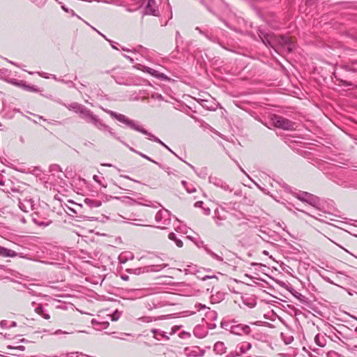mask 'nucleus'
<instances>
[{
    "instance_id": "obj_1",
    "label": "nucleus",
    "mask_w": 357,
    "mask_h": 357,
    "mask_svg": "<svg viewBox=\"0 0 357 357\" xmlns=\"http://www.w3.org/2000/svg\"><path fill=\"white\" fill-rule=\"evenodd\" d=\"M13 192L19 193V196L17 197L18 201V206L22 211L28 213L33 211L34 213L32 214L33 222L38 225L46 227L52 223V220L48 219L47 217H43V220H40L39 215L41 211V206L38 203V201L36 202L33 197L28 194L26 191L20 192L15 188H11Z\"/></svg>"
},
{
    "instance_id": "obj_2",
    "label": "nucleus",
    "mask_w": 357,
    "mask_h": 357,
    "mask_svg": "<svg viewBox=\"0 0 357 357\" xmlns=\"http://www.w3.org/2000/svg\"><path fill=\"white\" fill-rule=\"evenodd\" d=\"M257 34L261 42L266 46L269 45L274 49L280 46L288 53H291L295 48L294 42L287 36H277L273 33H266L261 28L258 29Z\"/></svg>"
},
{
    "instance_id": "obj_3",
    "label": "nucleus",
    "mask_w": 357,
    "mask_h": 357,
    "mask_svg": "<svg viewBox=\"0 0 357 357\" xmlns=\"http://www.w3.org/2000/svg\"><path fill=\"white\" fill-rule=\"evenodd\" d=\"M79 114L81 117L84 119L86 122L93 124L98 129L100 130L107 131L111 136L117 140H120V137H118L116 133L112 131V129L109 126L105 124L102 120H100L97 116L94 115L93 113L86 107L84 106Z\"/></svg>"
},
{
    "instance_id": "obj_4",
    "label": "nucleus",
    "mask_w": 357,
    "mask_h": 357,
    "mask_svg": "<svg viewBox=\"0 0 357 357\" xmlns=\"http://www.w3.org/2000/svg\"><path fill=\"white\" fill-rule=\"evenodd\" d=\"M102 109L105 111L106 113L109 114L111 117L116 119L119 122L125 124L129 128L134 130L135 131H138L144 135H149V132L144 128H142L139 123L133 120L128 119L126 116L116 113V112L104 109L102 107Z\"/></svg>"
},
{
    "instance_id": "obj_5",
    "label": "nucleus",
    "mask_w": 357,
    "mask_h": 357,
    "mask_svg": "<svg viewBox=\"0 0 357 357\" xmlns=\"http://www.w3.org/2000/svg\"><path fill=\"white\" fill-rule=\"evenodd\" d=\"M271 121L275 127L284 130H291L294 129V123L282 116L273 114Z\"/></svg>"
},
{
    "instance_id": "obj_6",
    "label": "nucleus",
    "mask_w": 357,
    "mask_h": 357,
    "mask_svg": "<svg viewBox=\"0 0 357 357\" xmlns=\"http://www.w3.org/2000/svg\"><path fill=\"white\" fill-rule=\"evenodd\" d=\"M294 196L302 202L307 203L313 207H317L320 204L319 198L307 192L300 191L298 193H294Z\"/></svg>"
},
{
    "instance_id": "obj_7",
    "label": "nucleus",
    "mask_w": 357,
    "mask_h": 357,
    "mask_svg": "<svg viewBox=\"0 0 357 357\" xmlns=\"http://www.w3.org/2000/svg\"><path fill=\"white\" fill-rule=\"evenodd\" d=\"M163 264L151 265L142 268H137L135 269H128V273H132L135 275H139L141 273L149 272V271H158L165 267Z\"/></svg>"
},
{
    "instance_id": "obj_8",
    "label": "nucleus",
    "mask_w": 357,
    "mask_h": 357,
    "mask_svg": "<svg viewBox=\"0 0 357 357\" xmlns=\"http://www.w3.org/2000/svg\"><path fill=\"white\" fill-rule=\"evenodd\" d=\"M155 219L157 222L167 225L171 221L170 213L168 210L162 208L156 213Z\"/></svg>"
},
{
    "instance_id": "obj_9",
    "label": "nucleus",
    "mask_w": 357,
    "mask_h": 357,
    "mask_svg": "<svg viewBox=\"0 0 357 357\" xmlns=\"http://www.w3.org/2000/svg\"><path fill=\"white\" fill-rule=\"evenodd\" d=\"M250 333V328L248 325L235 324L231 328V333L241 335L243 333L248 335Z\"/></svg>"
},
{
    "instance_id": "obj_10",
    "label": "nucleus",
    "mask_w": 357,
    "mask_h": 357,
    "mask_svg": "<svg viewBox=\"0 0 357 357\" xmlns=\"http://www.w3.org/2000/svg\"><path fill=\"white\" fill-rule=\"evenodd\" d=\"M144 14L152 15L154 16L159 15V11L156 8V3L155 0H148L147 4L144 9Z\"/></svg>"
},
{
    "instance_id": "obj_11",
    "label": "nucleus",
    "mask_w": 357,
    "mask_h": 357,
    "mask_svg": "<svg viewBox=\"0 0 357 357\" xmlns=\"http://www.w3.org/2000/svg\"><path fill=\"white\" fill-rule=\"evenodd\" d=\"M148 137H149V139H151V140H153L155 142H158L159 144H160L162 146H163L164 147H165L167 150H169L172 153H173L174 155H175L177 158H178L180 160H182V159L178 157L169 146H167L165 143H163L159 138H158L157 137L154 136L153 134H151V132H149V135H146ZM183 161L184 162H185L189 167H190V168L192 169H193L194 171H195V167L190 165V163L187 162L186 161L183 160Z\"/></svg>"
},
{
    "instance_id": "obj_12",
    "label": "nucleus",
    "mask_w": 357,
    "mask_h": 357,
    "mask_svg": "<svg viewBox=\"0 0 357 357\" xmlns=\"http://www.w3.org/2000/svg\"><path fill=\"white\" fill-rule=\"evenodd\" d=\"M209 181L211 183H213L214 185L218 188H221L224 190H229L230 192L232 191V189H231L225 182L219 178L209 177Z\"/></svg>"
},
{
    "instance_id": "obj_13",
    "label": "nucleus",
    "mask_w": 357,
    "mask_h": 357,
    "mask_svg": "<svg viewBox=\"0 0 357 357\" xmlns=\"http://www.w3.org/2000/svg\"><path fill=\"white\" fill-rule=\"evenodd\" d=\"M252 347V344L249 342H244L236 345V350L237 351L239 356L245 354L247 351L250 350Z\"/></svg>"
},
{
    "instance_id": "obj_14",
    "label": "nucleus",
    "mask_w": 357,
    "mask_h": 357,
    "mask_svg": "<svg viewBox=\"0 0 357 357\" xmlns=\"http://www.w3.org/2000/svg\"><path fill=\"white\" fill-rule=\"evenodd\" d=\"M57 102L63 105V106L66 107L70 110H73L76 113H80L82 109L84 107V105L78 103V102H73L69 105H67L65 103H63L61 100H57Z\"/></svg>"
},
{
    "instance_id": "obj_15",
    "label": "nucleus",
    "mask_w": 357,
    "mask_h": 357,
    "mask_svg": "<svg viewBox=\"0 0 357 357\" xmlns=\"http://www.w3.org/2000/svg\"><path fill=\"white\" fill-rule=\"evenodd\" d=\"M17 253L14 250L8 249L0 245V257H15L17 256Z\"/></svg>"
},
{
    "instance_id": "obj_16",
    "label": "nucleus",
    "mask_w": 357,
    "mask_h": 357,
    "mask_svg": "<svg viewBox=\"0 0 357 357\" xmlns=\"http://www.w3.org/2000/svg\"><path fill=\"white\" fill-rule=\"evenodd\" d=\"M119 142H121L124 146H126V147H128L131 151L138 154L139 155H140L141 157H142L143 158H145L155 164L157 165V163H158V162L153 160V159H151V158H149V156H147L146 155L135 150L134 148L130 146L128 144H126L125 142L122 141L121 139L120 140H119Z\"/></svg>"
},
{
    "instance_id": "obj_17",
    "label": "nucleus",
    "mask_w": 357,
    "mask_h": 357,
    "mask_svg": "<svg viewBox=\"0 0 357 357\" xmlns=\"http://www.w3.org/2000/svg\"><path fill=\"white\" fill-rule=\"evenodd\" d=\"M199 103L205 109L208 110H215V104L213 101L208 100L200 99L198 100Z\"/></svg>"
},
{
    "instance_id": "obj_18",
    "label": "nucleus",
    "mask_w": 357,
    "mask_h": 357,
    "mask_svg": "<svg viewBox=\"0 0 357 357\" xmlns=\"http://www.w3.org/2000/svg\"><path fill=\"white\" fill-rule=\"evenodd\" d=\"M91 324L93 326L94 328L99 331L101 330L102 328H107L109 325L108 321H98L95 319H92Z\"/></svg>"
},
{
    "instance_id": "obj_19",
    "label": "nucleus",
    "mask_w": 357,
    "mask_h": 357,
    "mask_svg": "<svg viewBox=\"0 0 357 357\" xmlns=\"http://www.w3.org/2000/svg\"><path fill=\"white\" fill-rule=\"evenodd\" d=\"M226 347L222 342H218L213 347V350L217 354H222L226 352Z\"/></svg>"
},
{
    "instance_id": "obj_20",
    "label": "nucleus",
    "mask_w": 357,
    "mask_h": 357,
    "mask_svg": "<svg viewBox=\"0 0 357 357\" xmlns=\"http://www.w3.org/2000/svg\"><path fill=\"white\" fill-rule=\"evenodd\" d=\"M314 342L318 346L321 347H325L326 344V335L319 333L317 334L314 337Z\"/></svg>"
},
{
    "instance_id": "obj_21",
    "label": "nucleus",
    "mask_w": 357,
    "mask_h": 357,
    "mask_svg": "<svg viewBox=\"0 0 357 357\" xmlns=\"http://www.w3.org/2000/svg\"><path fill=\"white\" fill-rule=\"evenodd\" d=\"M225 298V294L221 291H218L215 294H212L211 300L213 303H218L222 301Z\"/></svg>"
},
{
    "instance_id": "obj_22",
    "label": "nucleus",
    "mask_w": 357,
    "mask_h": 357,
    "mask_svg": "<svg viewBox=\"0 0 357 357\" xmlns=\"http://www.w3.org/2000/svg\"><path fill=\"white\" fill-rule=\"evenodd\" d=\"M84 203L90 208H97L101 206L102 202L99 200H93L89 198L84 199Z\"/></svg>"
},
{
    "instance_id": "obj_23",
    "label": "nucleus",
    "mask_w": 357,
    "mask_h": 357,
    "mask_svg": "<svg viewBox=\"0 0 357 357\" xmlns=\"http://www.w3.org/2000/svg\"><path fill=\"white\" fill-rule=\"evenodd\" d=\"M168 237L170 240L174 241L178 248H181L183 246L182 241L178 238L174 232H171Z\"/></svg>"
},
{
    "instance_id": "obj_24",
    "label": "nucleus",
    "mask_w": 357,
    "mask_h": 357,
    "mask_svg": "<svg viewBox=\"0 0 357 357\" xmlns=\"http://www.w3.org/2000/svg\"><path fill=\"white\" fill-rule=\"evenodd\" d=\"M294 296L298 299L301 303L309 305L310 301H308V298H306L304 295L301 294V293H298L296 291V293L294 294Z\"/></svg>"
},
{
    "instance_id": "obj_25",
    "label": "nucleus",
    "mask_w": 357,
    "mask_h": 357,
    "mask_svg": "<svg viewBox=\"0 0 357 357\" xmlns=\"http://www.w3.org/2000/svg\"><path fill=\"white\" fill-rule=\"evenodd\" d=\"M234 323L235 321L229 322V321H222L221 327L225 330L229 331L231 332V328L233 327Z\"/></svg>"
},
{
    "instance_id": "obj_26",
    "label": "nucleus",
    "mask_w": 357,
    "mask_h": 357,
    "mask_svg": "<svg viewBox=\"0 0 357 357\" xmlns=\"http://www.w3.org/2000/svg\"><path fill=\"white\" fill-rule=\"evenodd\" d=\"M20 85L24 87V89H25L27 91H29L38 92L39 91L38 89L36 88V86L26 85L23 82H22V84H20Z\"/></svg>"
},
{
    "instance_id": "obj_27",
    "label": "nucleus",
    "mask_w": 357,
    "mask_h": 357,
    "mask_svg": "<svg viewBox=\"0 0 357 357\" xmlns=\"http://www.w3.org/2000/svg\"><path fill=\"white\" fill-rule=\"evenodd\" d=\"M334 75H335V78L337 79V80L339 81L342 84V85H344L345 86H354V83H352L351 82H348V81H346V80H344L342 79L337 77L336 73H334Z\"/></svg>"
},
{
    "instance_id": "obj_28",
    "label": "nucleus",
    "mask_w": 357,
    "mask_h": 357,
    "mask_svg": "<svg viewBox=\"0 0 357 357\" xmlns=\"http://www.w3.org/2000/svg\"><path fill=\"white\" fill-rule=\"evenodd\" d=\"M151 332L154 334V337H155V338H156V339H158V340H160V338H159V337H157V336H156V335H160V336H162V337H166V338H168V337H167L164 334V333H163V332H162V331H159V330H157V329H152V330H151Z\"/></svg>"
},
{
    "instance_id": "obj_29",
    "label": "nucleus",
    "mask_w": 357,
    "mask_h": 357,
    "mask_svg": "<svg viewBox=\"0 0 357 357\" xmlns=\"http://www.w3.org/2000/svg\"><path fill=\"white\" fill-rule=\"evenodd\" d=\"M120 316L121 312L118 310H116L111 315V319L113 321H117L119 319Z\"/></svg>"
},
{
    "instance_id": "obj_30",
    "label": "nucleus",
    "mask_w": 357,
    "mask_h": 357,
    "mask_svg": "<svg viewBox=\"0 0 357 357\" xmlns=\"http://www.w3.org/2000/svg\"><path fill=\"white\" fill-rule=\"evenodd\" d=\"M280 185L284 189V190L289 193H291L294 195V192H292L291 187L285 183L284 182L280 183Z\"/></svg>"
},
{
    "instance_id": "obj_31",
    "label": "nucleus",
    "mask_w": 357,
    "mask_h": 357,
    "mask_svg": "<svg viewBox=\"0 0 357 357\" xmlns=\"http://www.w3.org/2000/svg\"><path fill=\"white\" fill-rule=\"evenodd\" d=\"M112 77L114 78V79L115 80V82L117 84H124V85L127 84V83L123 81V77H119V76H114V75H112Z\"/></svg>"
},
{
    "instance_id": "obj_32",
    "label": "nucleus",
    "mask_w": 357,
    "mask_h": 357,
    "mask_svg": "<svg viewBox=\"0 0 357 357\" xmlns=\"http://www.w3.org/2000/svg\"><path fill=\"white\" fill-rule=\"evenodd\" d=\"M35 311L36 313H38L40 315H43L45 312V310L42 305L39 304L35 309Z\"/></svg>"
},
{
    "instance_id": "obj_33",
    "label": "nucleus",
    "mask_w": 357,
    "mask_h": 357,
    "mask_svg": "<svg viewBox=\"0 0 357 357\" xmlns=\"http://www.w3.org/2000/svg\"><path fill=\"white\" fill-rule=\"evenodd\" d=\"M157 165H158L160 168L164 169L167 173L168 175L173 174V172L170 170L169 167H165V166L161 165L160 163H157Z\"/></svg>"
},
{
    "instance_id": "obj_34",
    "label": "nucleus",
    "mask_w": 357,
    "mask_h": 357,
    "mask_svg": "<svg viewBox=\"0 0 357 357\" xmlns=\"http://www.w3.org/2000/svg\"><path fill=\"white\" fill-rule=\"evenodd\" d=\"M238 356H240L238 354L236 349L234 351H231L230 352H229L226 356V357H238Z\"/></svg>"
},
{
    "instance_id": "obj_35",
    "label": "nucleus",
    "mask_w": 357,
    "mask_h": 357,
    "mask_svg": "<svg viewBox=\"0 0 357 357\" xmlns=\"http://www.w3.org/2000/svg\"><path fill=\"white\" fill-rule=\"evenodd\" d=\"M209 255L215 259L219 261H223V259L222 257H221L220 256L218 255L217 254H215V252H213L212 251V252H209Z\"/></svg>"
},
{
    "instance_id": "obj_36",
    "label": "nucleus",
    "mask_w": 357,
    "mask_h": 357,
    "mask_svg": "<svg viewBox=\"0 0 357 357\" xmlns=\"http://www.w3.org/2000/svg\"><path fill=\"white\" fill-rule=\"evenodd\" d=\"M153 73H151V74H152L153 75H154V76H155V77H160V78H161V79H167V76H166L165 75H164V74H162H162L156 75L157 71H155V70H153Z\"/></svg>"
},
{
    "instance_id": "obj_37",
    "label": "nucleus",
    "mask_w": 357,
    "mask_h": 357,
    "mask_svg": "<svg viewBox=\"0 0 357 357\" xmlns=\"http://www.w3.org/2000/svg\"><path fill=\"white\" fill-rule=\"evenodd\" d=\"M93 180L96 181L98 184H100V185H102L103 188H106L107 187V185H105L100 179H99V177L97 175H94L93 177Z\"/></svg>"
},
{
    "instance_id": "obj_38",
    "label": "nucleus",
    "mask_w": 357,
    "mask_h": 357,
    "mask_svg": "<svg viewBox=\"0 0 357 357\" xmlns=\"http://www.w3.org/2000/svg\"><path fill=\"white\" fill-rule=\"evenodd\" d=\"M44 209H45V208L41 206V209L40 210H41L42 212L39 215L40 220H44L43 218V217H47L49 219V215H48V214L45 213Z\"/></svg>"
},
{
    "instance_id": "obj_39",
    "label": "nucleus",
    "mask_w": 357,
    "mask_h": 357,
    "mask_svg": "<svg viewBox=\"0 0 357 357\" xmlns=\"http://www.w3.org/2000/svg\"><path fill=\"white\" fill-rule=\"evenodd\" d=\"M50 171L51 172H53V171L61 172V169L60 166L58 165H52L50 166Z\"/></svg>"
},
{
    "instance_id": "obj_40",
    "label": "nucleus",
    "mask_w": 357,
    "mask_h": 357,
    "mask_svg": "<svg viewBox=\"0 0 357 357\" xmlns=\"http://www.w3.org/2000/svg\"><path fill=\"white\" fill-rule=\"evenodd\" d=\"M327 357H340L338 354L334 351H330L326 354Z\"/></svg>"
},
{
    "instance_id": "obj_41",
    "label": "nucleus",
    "mask_w": 357,
    "mask_h": 357,
    "mask_svg": "<svg viewBox=\"0 0 357 357\" xmlns=\"http://www.w3.org/2000/svg\"><path fill=\"white\" fill-rule=\"evenodd\" d=\"M139 320H142L144 322H151L152 321L153 319L151 317H142L139 318Z\"/></svg>"
},
{
    "instance_id": "obj_42",
    "label": "nucleus",
    "mask_w": 357,
    "mask_h": 357,
    "mask_svg": "<svg viewBox=\"0 0 357 357\" xmlns=\"http://www.w3.org/2000/svg\"><path fill=\"white\" fill-rule=\"evenodd\" d=\"M62 82L66 84L70 88L75 87V83L71 80H68V81L65 80V82Z\"/></svg>"
},
{
    "instance_id": "obj_43",
    "label": "nucleus",
    "mask_w": 357,
    "mask_h": 357,
    "mask_svg": "<svg viewBox=\"0 0 357 357\" xmlns=\"http://www.w3.org/2000/svg\"><path fill=\"white\" fill-rule=\"evenodd\" d=\"M262 336H263L262 334L259 333H256L252 335V337L257 340H261L262 338Z\"/></svg>"
},
{
    "instance_id": "obj_44",
    "label": "nucleus",
    "mask_w": 357,
    "mask_h": 357,
    "mask_svg": "<svg viewBox=\"0 0 357 357\" xmlns=\"http://www.w3.org/2000/svg\"><path fill=\"white\" fill-rule=\"evenodd\" d=\"M121 177L125 178L126 179H129V180L132 181H134L135 183H139V181L133 179V178H130L129 176H127V175H121Z\"/></svg>"
},
{
    "instance_id": "obj_45",
    "label": "nucleus",
    "mask_w": 357,
    "mask_h": 357,
    "mask_svg": "<svg viewBox=\"0 0 357 357\" xmlns=\"http://www.w3.org/2000/svg\"><path fill=\"white\" fill-rule=\"evenodd\" d=\"M203 204H204V202L202 201H198V202H195V206L203 208Z\"/></svg>"
},
{
    "instance_id": "obj_46",
    "label": "nucleus",
    "mask_w": 357,
    "mask_h": 357,
    "mask_svg": "<svg viewBox=\"0 0 357 357\" xmlns=\"http://www.w3.org/2000/svg\"><path fill=\"white\" fill-rule=\"evenodd\" d=\"M345 69L348 71L357 72V67L356 68H350L349 66H345Z\"/></svg>"
},
{
    "instance_id": "obj_47",
    "label": "nucleus",
    "mask_w": 357,
    "mask_h": 357,
    "mask_svg": "<svg viewBox=\"0 0 357 357\" xmlns=\"http://www.w3.org/2000/svg\"><path fill=\"white\" fill-rule=\"evenodd\" d=\"M51 76H52V77L54 80H56V81H57V82H65V80H64L63 79L57 78V77H56V75H51Z\"/></svg>"
},
{
    "instance_id": "obj_48",
    "label": "nucleus",
    "mask_w": 357,
    "mask_h": 357,
    "mask_svg": "<svg viewBox=\"0 0 357 357\" xmlns=\"http://www.w3.org/2000/svg\"><path fill=\"white\" fill-rule=\"evenodd\" d=\"M293 340H294L293 337H289L287 340H284V342L286 344H289L293 341Z\"/></svg>"
},
{
    "instance_id": "obj_49",
    "label": "nucleus",
    "mask_w": 357,
    "mask_h": 357,
    "mask_svg": "<svg viewBox=\"0 0 357 357\" xmlns=\"http://www.w3.org/2000/svg\"><path fill=\"white\" fill-rule=\"evenodd\" d=\"M202 209H203V211H204V213L205 215H209V214H210V213H211V210H210V208H204V207H203V208H202Z\"/></svg>"
},
{
    "instance_id": "obj_50",
    "label": "nucleus",
    "mask_w": 357,
    "mask_h": 357,
    "mask_svg": "<svg viewBox=\"0 0 357 357\" xmlns=\"http://www.w3.org/2000/svg\"><path fill=\"white\" fill-rule=\"evenodd\" d=\"M181 38L180 33L177 31L176 32V43H178V40Z\"/></svg>"
},
{
    "instance_id": "obj_51",
    "label": "nucleus",
    "mask_w": 357,
    "mask_h": 357,
    "mask_svg": "<svg viewBox=\"0 0 357 357\" xmlns=\"http://www.w3.org/2000/svg\"><path fill=\"white\" fill-rule=\"evenodd\" d=\"M186 190L190 192V193H192V192H195L196 191V189L192 187V188H186Z\"/></svg>"
},
{
    "instance_id": "obj_52",
    "label": "nucleus",
    "mask_w": 357,
    "mask_h": 357,
    "mask_svg": "<svg viewBox=\"0 0 357 357\" xmlns=\"http://www.w3.org/2000/svg\"><path fill=\"white\" fill-rule=\"evenodd\" d=\"M39 75L41 76L42 77H44V78H48L49 77L47 76V73H44V72H42V73H38Z\"/></svg>"
},
{
    "instance_id": "obj_53",
    "label": "nucleus",
    "mask_w": 357,
    "mask_h": 357,
    "mask_svg": "<svg viewBox=\"0 0 357 357\" xmlns=\"http://www.w3.org/2000/svg\"><path fill=\"white\" fill-rule=\"evenodd\" d=\"M42 317L45 319H49L50 318V316L49 315V314L45 312L44 314H43Z\"/></svg>"
},
{
    "instance_id": "obj_54",
    "label": "nucleus",
    "mask_w": 357,
    "mask_h": 357,
    "mask_svg": "<svg viewBox=\"0 0 357 357\" xmlns=\"http://www.w3.org/2000/svg\"><path fill=\"white\" fill-rule=\"evenodd\" d=\"M215 278V276H214V275H212V276H211V275H206V276H204V277L202 278V280H207V279H209V278Z\"/></svg>"
},
{
    "instance_id": "obj_55",
    "label": "nucleus",
    "mask_w": 357,
    "mask_h": 357,
    "mask_svg": "<svg viewBox=\"0 0 357 357\" xmlns=\"http://www.w3.org/2000/svg\"><path fill=\"white\" fill-rule=\"evenodd\" d=\"M56 334H61V333H64V334H69L70 333L69 332H63L61 330H57L56 332H55Z\"/></svg>"
},
{
    "instance_id": "obj_56",
    "label": "nucleus",
    "mask_w": 357,
    "mask_h": 357,
    "mask_svg": "<svg viewBox=\"0 0 357 357\" xmlns=\"http://www.w3.org/2000/svg\"><path fill=\"white\" fill-rule=\"evenodd\" d=\"M0 185L3 186L5 185V182L3 181V176L1 174H0Z\"/></svg>"
},
{
    "instance_id": "obj_57",
    "label": "nucleus",
    "mask_w": 357,
    "mask_h": 357,
    "mask_svg": "<svg viewBox=\"0 0 357 357\" xmlns=\"http://www.w3.org/2000/svg\"><path fill=\"white\" fill-rule=\"evenodd\" d=\"M181 184L185 189L188 188V183L185 181H182Z\"/></svg>"
},
{
    "instance_id": "obj_58",
    "label": "nucleus",
    "mask_w": 357,
    "mask_h": 357,
    "mask_svg": "<svg viewBox=\"0 0 357 357\" xmlns=\"http://www.w3.org/2000/svg\"><path fill=\"white\" fill-rule=\"evenodd\" d=\"M124 56H125L126 59H129V60L130 61V62H131V63H133V62H134L133 59H132L130 56H128V55H124Z\"/></svg>"
},
{
    "instance_id": "obj_59",
    "label": "nucleus",
    "mask_w": 357,
    "mask_h": 357,
    "mask_svg": "<svg viewBox=\"0 0 357 357\" xmlns=\"http://www.w3.org/2000/svg\"><path fill=\"white\" fill-rule=\"evenodd\" d=\"M6 321H1L0 323L1 326L3 328L6 326Z\"/></svg>"
},
{
    "instance_id": "obj_60",
    "label": "nucleus",
    "mask_w": 357,
    "mask_h": 357,
    "mask_svg": "<svg viewBox=\"0 0 357 357\" xmlns=\"http://www.w3.org/2000/svg\"><path fill=\"white\" fill-rule=\"evenodd\" d=\"M16 349L21 350V351H24L25 348L24 346H19V347H16Z\"/></svg>"
},
{
    "instance_id": "obj_61",
    "label": "nucleus",
    "mask_w": 357,
    "mask_h": 357,
    "mask_svg": "<svg viewBox=\"0 0 357 357\" xmlns=\"http://www.w3.org/2000/svg\"><path fill=\"white\" fill-rule=\"evenodd\" d=\"M351 64L357 66V59H354L351 61Z\"/></svg>"
},
{
    "instance_id": "obj_62",
    "label": "nucleus",
    "mask_w": 357,
    "mask_h": 357,
    "mask_svg": "<svg viewBox=\"0 0 357 357\" xmlns=\"http://www.w3.org/2000/svg\"><path fill=\"white\" fill-rule=\"evenodd\" d=\"M337 274L344 275H345V276L347 277V278H348V279L349 278V277H348L347 275H346L344 273V272H342V271H338V272H337Z\"/></svg>"
},
{
    "instance_id": "obj_63",
    "label": "nucleus",
    "mask_w": 357,
    "mask_h": 357,
    "mask_svg": "<svg viewBox=\"0 0 357 357\" xmlns=\"http://www.w3.org/2000/svg\"><path fill=\"white\" fill-rule=\"evenodd\" d=\"M102 166H106V167H112V164H109V163H104V164H102Z\"/></svg>"
},
{
    "instance_id": "obj_64",
    "label": "nucleus",
    "mask_w": 357,
    "mask_h": 357,
    "mask_svg": "<svg viewBox=\"0 0 357 357\" xmlns=\"http://www.w3.org/2000/svg\"><path fill=\"white\" fill-rule=\"evenodd\" d=\"M121 278L124 280H127L128 279V275H125V276H121Z\"/></svg>"
}]
</instances>
